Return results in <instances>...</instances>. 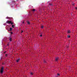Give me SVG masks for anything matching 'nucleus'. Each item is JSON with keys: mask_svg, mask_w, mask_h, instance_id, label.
Here are the masks:
<instances>
[{"mask_svg": "<svg viewBox=\"0 0 77 77\" xmlns=\"http://www.w3.org/2000/svg\"><path fill=\"white\" fill-rule=\"evenodd\" d=\"M0 72L1 74H2L3 73V72H4V67H2L1 68Z\"/></svg>", "mask_w": 77, "mask_h": 77, "instance_id": "f257e3e1", "label": "nucleus"}, {"mask_svg": "<svg viewBox=\"0 0 77 77\" xmlns=\"http://www.w3.org/2000/svg\"><path fill=\"white\" fill-rule=\"evenodd\" d=\"M6 23H8V24H11V25L13 24V22H12L11 21H7L6 22Z\"/></svg>", "mask_w": 77, "mask_h": 77, "instance_id": "f03ea898", "label": "nucleus"}, {"mask_svg": "<svg viewBox=\"0 0 77 77\" xmlns=\"http://www.w3.org/2000/svg\"><path fill=\"white\" fill-rule=\"evenodd\" d=\"M20 58H19L17 60H16L17 62H19V61H20Z\"/></svg>", "mask_w": 77, "mask_h": 77, "instance_id": "7ed1b4c3", "label": "nucleus"}, {"mask_svg": "<svg viewBox=\"0 0 77 77\" xmlns=\"http://www.w3.org/2000/svg\"><path fill=\"white\" fill-rule=\"evenodd\" d=\"M58 59H59V57H57L55 58L56 61H57L58 60Z\"/></svg>", "mask_w": 77, "mask_h": 77, "instance_id": "20e7f679", "label": "nucleus"}, {"mask_svg": "<svg viewBox=\"0 0 77 77\" xmlns=\"http://www.w3.org/2000/svg\"><path fill=\"white\" fill-rule=\"evenodd\" d=\"M12 38H10L9 40H10V41H12Z\"/></svg>", "mask_w": 77, "mask_h": 77, "instance_id": "39448f33", "label": "nucleus"}, {"mask_svg": "<svg viewBox=\"0 0 77 77\" xmlns=\"http://www.w3.org/2000/svg\"><path fill=\"white\" fill-rule=\"evenodd\" d=\"M27 23L28 24H30V22L29 21H27Z\"/></svg>", "mask_w": 77, "mask_h": 77, "instance_id": "423d86ee", "label": "nucleus"}, {"mask_svg": "<svg viewBox=\"0 0 77 77\" xmlns=\"http://www.w3.org/2000/svg\"><path fill=\"white\" fill-rule=\"evenodd\" d=\"M12 28H10V31H12Z\"/></svg>", "mask_w": 77, "mask_h": 77, "instance_id": "0eeeda50", "label": "nucleus"}, {"mask_svg": "<svg viewBox=\"0 0 77 77\" xmlns=\"http://www.w3.org/2000/svg\"><path fill=\"white\" fill-rule=\"evenodd\" d=\"M32 11H33L34 12L35 11V9H32Z\"/></svg>", "mask_w": 77, "mask_h": 77, "instance_id": "6e6552de", "label": "nucleus"}, {"mask_svg": "<svg viewBox=\"0 0 77 77\" xmlns=\"http://www.w3.org/2000/svg\"><path fill=\"white\" fill-rule=\"evenodd\" d=\"M12 27L13 28H14V25H12Z\"/></svg>", "mask_w": 77, "mask_h": 77, "instance_id": "1a4fd4ad", "label": "nucleus"}, {"mask_svg": "<svg viewBox=\"0 0 77 77\" xmlns=\"http://www.w3.org/2000/svg\"><path fill=\"white\" fill-rule=\"evenodd\" d=\"M68 33H71V32H70V31L69 30L68 31Z\"/></svg>", "mask_w": 77, "mask_h": 77, "instance_id": "9d476101", "label": "nucleus"}, {"mask_svg": "<svg viewBox=\"0 0 77 77\" xmlns=\"http://www.w3.org/2000/svg\"><path fill=\"white\" fill-rule=\"evenodd\" d=\"M60 75V74H57V76H59Z\"/></svg>", "mask_w": 77, "mask_h": 77, "instance_id": "9b49d317", "label": "nucleus"}, {"mask_svg": "<svg viewBox=\"0 0 77 77\" xmlns=\"http://www.w3.org/2000/svg\"><path fill=\"white\" fill-rule=\"evenodd\" d=\"M67 37H68V38H69L70 37V36L69 35H68Z\"/></svg>", "mask_w": 77, "mask_h": 77, "instance_id": "f8f14e48", "label": "nucleus"}, {"mask_svg": "<svg viewBox=\"0 0 77 77\" xmlns=\"http://www.w3.org/2000/svg\"><path fill=\"white\" fill-rule=\"evenodd\" d=\"M50 6H52L53 5V4H50Z\"/></svg>", "mask_w": 77, "mask_h": 77, "instance_id": "ddd939ff", "label": "nucleus"}, {"mask_svg": "<svg viewBox=\"0 0 77 77\" xmlns=\"http://www.w3.org/2000/svg\"><path fill=\"white\" fill-rule=\"evenodd\" d=\"M5 56L6 57H7V56H8V54H5Z\"/></svg>", "mask_w": 77, "mask_h": 77, "instance_id": "4468645a", "label": "nucleus"}, {"mask_svg": "<svg viewBox=\"0 0 77 77\" xmlns=\"http://www.w3.org/2000/svg\"><path fill=\"white\" fill-rule=\"evenodd\" d=\"M75 5V4H74V3H73L72 4V5L73 6H74Z\"/></svg>", "mask_w": 77, "mask_h": 77, "instance_id": "2eb2a0df", "label": "nucleus"}, {"mask_svg": "<svg viewBox=\"0 0 77 77\" xmlns=\"http://www.w3.org/2000/svg\"><path fill=\"white\" fill-rule=\"evenodd\" d=\"M6 19H9V17H6Z\"/></svg>", "mask_w": 77, "mask_h": 77, "instance_id": "dca6fc26", "label": "nucleus"}, {"mask_svg": "<svg viewBox=\"0 0 77 77\" xmlns=\"http://www.w3.org/2000/svg\"><path fill=\"white\" fill-rule=\"evenodd\" d=\"M44 63H46V61H45V60H44Z\"/></svg>", "mask_w": 77, "mask_h": 77, "instance_id": "f3484780", "label": "nucleus"}, {"mask_svg": "<svg viewBox=\"0 0 77 77\" xmlns=\"http://www.w3.org/2000/svg\"><path fill=\"white\" fill-rule=\"evenodd\" d=\"M23 30H22V31L21 32V33H23Z\"/></svg>", "mask_w": 77, "mask_h": 77, "instance_id": "a211bd4d", "label": "nucleus"}, {"mask_svg": "<svg viewBox=\"0 0 77 77\" xmlns=\"http://www.w3.org/2000/svg\"><path fill=\"white\" fill-rule=\"evenodd\" d=\"M30 74H31V75H32V74H33V73H32V72Z\"/></svg>", "mask_w": 77, "mask_h": 77, "instance_id": "6ab92c4d", "label": "nucleus"}, {"mask_svg": "<svg viewBox=\"0 0 77 77\" xmlns=\"http://www.w3.org/2000/svg\"><path fill=\"white\" fill-rule=\"evenodd\" d=\"M9 44H7V46H9Z\"/></svg>", "mask_w": 77, "mask_h": 77, "instance_id": "aec40b11", "label": "nucleus"}, {"mask_svg": "<svg viewBox=\"0 0 77 77\" xmlns=\"http://www.w3.org/2000/svg\"><path fill=\"white\" fill-rule=\"evenodd\" d=\"M23 24H24V21L23 22Z\"/></svg>", "mask_w": 77, "mask_h": 77, "instance_id": "412c9836", "label": "nucleus"}, {"mask_svg": "<svg viewBox=\"0 0 77 77\" xmlns=\"http://www.w3.org/2000/svg\"><path fill=\"white\" fill-rule=\"evenodd\" d=\"M41 28H42V29H43V26H42Z\"/></svg>", "mask_w": 77, "mask_h": 77, "instance_id": "4be33fe9", "label": "nucleus"}, {"mask_svg": "<svg viewBox=\"0 0 77 77\" xmlns=\"http://www.w3.org/2000/svg\"><path fill=\"white\" fill-rule=\"evenodd\" d=\"M66 48H68V46H66Z\"/></svg>", "mask_w": 77, "mask_h": 77, "instance_id": "5701e85b", "label": "nucleus"}, {"mask_svg": "<svg viewBox=\"0 0 77 77\" xmlns=\"http://www.w3.org/2000/svg\"><path fill=\"white\" fill-rule=\"evenodd\" d=\"M5 53H6V51H5L4 53L5 54Z\"/></svg>", "mask_w": 77, "mask_h": 77, "instance_id": "b1692460", "label": "nucleus"}, {"mask_svg": "<svg viewBox=\"0 0 77 77\" xmlns=\"http://www.w3.org/2000/svg\"><path fill=\"white\" fill-rule=\"evenodd\" d=\"M75 9H77V7H75Z\"/></svg>", "mask_w": 77, "mask_h": 77, "instance_id": "393cba45", "label": "nucleus"}, {"mask_svg": "<svg viewBox=\"0 0 77 77\" xmlns=\"http://www.w3.org/2000/svg\"><path fill=\"white\" fill-rule=\"evenodd\" d=\"M42 35H40V36L41 37H42Z\"/></svg>", "mask_w": 77, "mask_h": 77, "instance_id": "a878e982", "label": "nucleus"}, {"mask_svg": "<svg viewBox=\"0 0 77 77\" xmlns=\"http://www.w3.org/2000/svg\"><path fill=\"white\" fill-rule=\"evenodd\" d=\"M12 33H13V32H11V34H12Z\"/></svg>", "mask_w": 77, "mask_h": 77, "instance_id": "bb28decb", "label": "nucleus"}, {"mask_svg": "<svg viewBox=\"0 0 77 77\" xmlns=\"http://www.w3.org/2000/svg\"><path fill=\"white\" fill-rule=\"evenodd\" d=\"M14 2H15V1H13Z\"/></svg>", "mask_w": 77, "mask_h": 77, "instance_id": "cd10ccee", "label": "nucleus"}, {"mask_svg": "<svg viewBox=\"0 0 77 77\" xmlns=\"http://www.w3.org/2000/svg\"><path fill=\"white\" fill-rule=\"evenodd\" d=\"M10 31V30H9V31Z\"/></svg>", "mask_w": 77, "mask_h": 77, "instance_id": "c85d7f7f", "label": "nucleus"}]
</instances>
